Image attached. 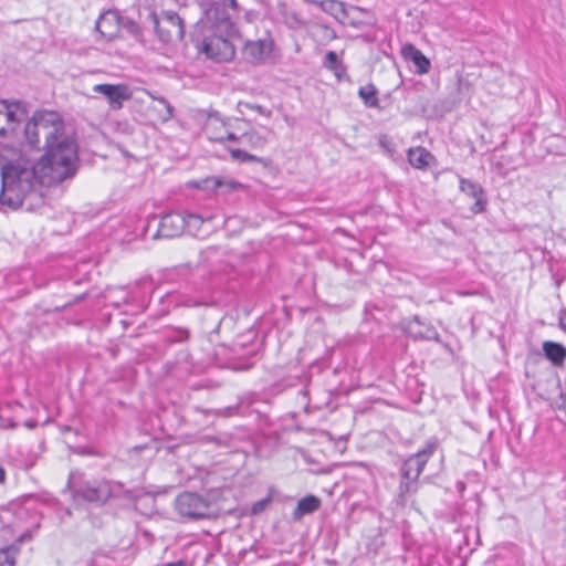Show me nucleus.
I'll return each mask as SVG.
<instances>
[{"label": "nucleus", "instance_id": "nucleus-1", "mask_svg": "<svg viewBox=\"0 0 566 566\" xmlns=\"http://www.w3.org/2000/svg\"><path fill=\"white\" fill-rule=\"evenodd\" d=\"M75 174V155L72 146L44 153L35 165L24 156L7 161L1 167L0 203L11 209L25 207L31 210L41 196L38 184L56 185Z\"/></svg>", "mask_w": 566, "mask_h": 566}, {"label": "nucleus", "instance_id": "nucleus-2", "mask_svg": "<svg viewBox=\"0 0 566 566\" xmlns=\"http://www.w3.org/2000/svg\"><path fill=\"white\" fill-rule=\"evenodd\" d=\"M235 33L233 23L229 18L221 19L211 34L206 35L201 42L200 51L216 62H228L234 57L235 48L232 36Z\"/></svg>", "mask_w": 566, "mask_h": 566}, {"label": "nucleus", "instance_id": "nucleus-3", "mask_svg": "<svg viewBox=\"0 0 566 566\" xmlns=\"http://www.w3.org/2000/svg\"><path fill=\"white\" fill-rule=\"evenodd\" d=\"M31 128H38L40 139L45 140V153L57 151L64 145L72 146L77 160V148L74 140L63 134V122L55 112H39L31 118Z\"/></svg>", "mask_w": 566, "mask_h": 566}, {"label": "nucleus", "instance_id": "nucleus-4", "mask_svg": "<svg viewBox=\"0 0 566 566\" xmlns=\"http://www.w3.org/2000/svg\"><path fill=\"white\" fill-rule=\"evenodd\" d=\"M155 29L163 42L181 41L185 34L184 20L174 11H164L155 20Z\"/></svg>", "mask_w": 566, "mask_h": 566}, {"label": "nucleus", "instance_id": "nucleus-5", "mask_svg": "<svg viewBox=\"0 0 566 566\" xmlns=\"http://www.w3.org/2000/svg\"><path fill=\"white\" fill-rule=\"evenodd\" d=\"M175 506L179 515L184 517L199 520L210 515V503L196 493H181L177 496Z\"/></svg>", "mask_w": 566, "mask_h": 566}, {"label": "nucleus", "instance_id": "nucleus-6", "mask_svg": "<svg viewBox=\"0 0 566 566\" xmlns=\"http://www.w3.org/2000/svg\"><path fill=\"white\" fill-rule=\"evenodd\" d=\"M25 117V109L19 102L0 101V136H13Z\"/></svg>", "mask_w": 566, "mask_h": 566}, {"label": "nucleus", "instance_id": "nucleus-7", "mask_svg": "<svg viewBox=\"0 0 566 566\" xmlns=\"http://www.w3.org/2000/svg\"><path fill=\"white\" fill-rule=\"evenodd\" d=\"M438 448V441L431 439L426 443V447L418 451L416 454L409 457L401 469V474L405 480H418L422 473L429 458L434 453Z\"/></svg>", "mask_w": 566, "mask_h": 566}, {"label": "nucleus", "instance_id": "nucleus-8", "mask_svg": "<svg viewBox=\"0 0 566 566\" xmlns=\"http://www.w3.org/2000/svg\"><path fill=\"white\" fill-rule=\"evenodd\" d=\"M93 92L103 95L112 111L122 109L124 103L133 96V92L127 84H96L93 86Z\"/></svg>", "mask_w": 566, "mask_h": 566}, {"label": "nucleus", "instance_id": "nucleus-9", "mask_svg": "<svg viewBox=\"0 0 566 566\" xmlns=\"http://www.w3.org/2000/svg\"><path fill=\"white\" fill-rule=\"evenodd\" d=\"M111 484L105 480L88 482L75 492L76 499H82L84 501L97 504L105 503L111 497Z\"/></svg>", "mask_w": 566, "mask_h": 566}, {"label": "nucleus", "instance_id": "nucleus-10", "mask_svg": "<svg viewBox=\"0 0 566 566\" xmlns=\"http://www.w3.org/2000/svg\"><path fill=\"white\" fill-rule=\"evenodd\" d=\"M205 133L210 140H237L238 136L230 130L229 124L218 114L209 115L205 124Z\"/></svg>", "mask_w": 566, "mask_h": 566}, {"label": "nucleus", "instance_id": "nucleus-11", "mask_svg": "<svg viewBox=\"0 0 566 566\" xmlns=\"http://www.w3.org/2000/svg\"><path fill=\"white\" fill-rule=\"evenodd\" d=\"M186 226L185 214L177 212L167 213L161 218L155 238H176L185 231Z\"/></svg>", "mask_w": 566, "mask_h": 566}, {"label": "nucleus", "instance_id": "nucleus-12", "mask_svg": "<svg viewBox=\"0 0 566 566\" xmlns=\"http://www.w3.org/2000/svg\"><path fill=\"white\" fill-rule=\"evenodd\" d=\"M122 18L117 11L108 10L102 13L96 21V31L107 41H112L120 33Z\"/></svg>", "mask_w": 566, "mask_h": 566}, {"label": "nucleus", "instance_id": "nucleus-13", "mask_svg": "<svg viewBox=\"0 0 566 566\" xmlns=\"http://www.w3.org/2000/svg\"><path fill=\"white\" fill-rule=\"evenodd\" d=\"M272 49L273 41L271 39L249 41L243 48V55L251 63L261 64L271 55Z\"/></svg>", "mask_w": 566, "mask_h": 566}, {"label": "nucleus", "instance_id": "nucleus-14", "mask_svg": "<svg viewBox=\"0 0 566 566\" xmlns=\"http://www.w3.org/2000/svg\"><path fill=\"white\" fill-rule=\"evenodd\" d=\"M460 190L471 198L475 199L472 211L478 213L484 210L486 200L482 187L469 179L460 178Z\"/></svg>", "mask_w": 566, "mask_h": 566}, {"label": "nucleus", "instance_id": "nucleus-15", "mask_svg": "<svg viewBox=\"0 0 566 566\" xmlns=\"http://www.w3.org/2000/svg\"><path fill=\"white\" fill-rule=\"evenodd\" d=\"M402 56L411 61L417 67L418 74H426L430 70V61L427 59L423 53L417 49L413 44H405L401 49Z\"/></svg>", "mask_w": 566, "mask_h": 566}, {"label": "nucleus", "instance_id": "nucleus-16", "mask_svg": "<svg viewBox=\"0 0 566 566\" xmlns=\"http://www.w3.org/2000/svg\"><path fill=\"white\" fill-rule=\"evenodd\" d=\"M434 157L423 147L410 148L408 151V160L413 168L424 169L431 165Z\"/></svg>", "mask_w": 566, "mask_h": 566}, {"label": "nucleus", "instance_id": "nucleus-17", "mask_svg": "<svg viewBox=\"0 0 566 566\" xmlns=\"http://www.w3.org/2000/svg\"><path fill=\"white\" fill-rule=\"evenodd\" d=\"M321 500L314 495L301 499L293 511V518L300 520L305 514H311L319 509Z\"/></svg>", "mask_w": 566, "mask_h": 566}, {"label": "nucleus", "instance_id": "nucleus-18", "mask_svg": "<svg viewBox=\"0 0 566 566\" xmlns=\"http://www.w3.org/2000/svg\"><path fill=\"white\" fill-rule=\"evenodd\" d=\"M543 349L546 357L555 365H560L566 358V349L560 344L545 342Z\"/></svg>", "mask_w": 566, "mask_h": 566}, {"label": "nucleus", "instance_id": "nucleus-19", "mask_svg": "<svg viewBox=\"0 0 566 566\" xmlns=\"http://www.w3.org/2000/svg\"><path fill=\"white\" fill-rule=\"evenodd\" d=\"M281 14L283 22L292 30H300L306 25V22L298 12L291 10L285 6L281 8Z\"/></svg>", "mask_w": 566, "mask_h": 566}, {"label": "nucleus", "instance_id": "nucleus-20", "mask_svg": "<svg viewBox=\"0 0 566 566\" xmlns=\"http://www.w3.org/2000/svg\"><path fill=\"white\" fill-rule=\"evenodd\" d=\"M378 91L374 84H367L358 90V95L367 107L379 108Z\"/></svg>", "mask_w": 566, "mask_h": 566}, {"label": "nucleus", "instance_id": "nucleus-21", "mask_svg": "<svg viewBox=\"0 0 566 566\" xmlns=\"http://www.w3.org/2000/svg\"><path fill=\"white\" fill-rule=\"evenodd\" d=\"M185 216H186V222H187L185 230H187L192 235H199L201 227L206 222H209L211 220L210 217L207 219H203L202 217H200L198 214H192V213L185 214Z\"/></svg>", "mask_w": 566, "mask_h": 566}, {"label": "nucleus", "instance_id": "nucleus-22", "mask_svg": "<svg viewBox=\"0 0 566 566\" xmlns=\"http://www.w3.org/2000/svg\"><path fill=\"white\" fill-rule=\"evenodd\" d=\"M237 140L249 144L253 148L263 147L266 143V138L256 130L244 133L240 137L238 136Z\"/></svg>", "mask_w": 566, "mask_h": 566}, {"label": "nucleus", "instance_id": "nucleus-23", "mask_svg": "<svg viewBox=\"0 0 566 566\" xmlns=\"http://www.w3.org/2000/svg\"><path fill=\"white\" fill-rule=\"evenodd\" d=\"M19 548L9 546L0 549V566H15Z\"/></svg>", "mask_w": 566, "mask_h": 566}, {"label": "nucleus", "instance_id": "nucleus-24", "mask_svg": "<svg viewBox=\"0 0 566 566\" xmlns=\"http://www.w3.org/2000/svg\"><path fill=\"white\" fill-rule=\"evenodd\" d=\"M222 185L223 179L219 177H208L193 184L195 187L207 191H214L221 188Z\"/></svg>", "mask_w": 566, "mask_h": 566}, {"label": "nucleus", "instance_id": "nucleus-25", "mask_svg": "<svg viewBox=\"0 0 566 566\" xmlns=\"http://www.w3.org/2000/svg\"><path fill=\"white\" fill-rule=\"evenodd\" d=\"M417 490H418L417 480H413V479L405 480L402 478V481L400 482V485H399V499L401 500V502H405L407 495L415 494L417 492Z\"/></svg>", "mask_w": 566, "mask_h": 566}, {"label": "nucleus", "instance_id": "nucleus-26", "mask_svg": "<svg viewBox=\"0 0 566 566\" xmlns=\"http://www.w3.org/2000/svg\"><path fill=\"white\" fill-rule=\"evenodd\" d=\"M319 8L327 13L336 14L338 11L343 12V2L337 0H321Z\"/></svg>", "mask_w": 566, "mask_h": 566}, {"label": "nucleus", "instance_id": "nucleus-27", "mask_svg": "<svg viewBox=\"0 0 566 566\" xmlns=\"http://www.w3.org/2000/svg\"><path fill=\"white\" fill-rule=\"evenodd\" d=\"M24 136L31 146H38L40 143V133L38 128H31V119L25 124Z\"/></svg>", "mask_w": 566, "mask_h": 566}, {"label": "nucleus", "instance_id": "nucleus-28", "mask_svg": "<svg viewBox=\"0 0 566 566\" xmlns=\"http://www.w3.org/2000/svg\"><path fill=\"white\" fill-rule=\"evenodd\" d=\"M325 65L331 69V70H334L335 71V74L337 76H339L338 72H337V67L339 65V62H338V56L336 54V52L334 51H328L325 55Z\"/></svg>", "mask_w": 566, "mask_h": 566}, {"label": "nucleus", "instance_id": "nucleus-29", "mask_svg": "<svg viewBox=\"0 0 566 566\" xmlns=\"http://www.w3.org/2000/svg\"><path fill=\"white\" fill-rule=\"evenodd\" d=\"M239 108L241 109L242 107H245V108H249V109H252V111H255L258 112L259 114L265 116V117H270L272 115V112L270 109H266L264 108L263 106L261 105H258V104H251V103H245V102H240L239 103Z\"/></svg>", "mask_w": 566, "mask_h": 566}, {"label": "nucleus", "instance_id": "nucleus-30", "mask_svg": "<svg viewBox=\"0 0 566 566\" xmlns=\"http://www.w3.org/2000/svg\"><path fill=\"white\" fill-rule=\"evenodd\" d=\"M231 156L233 159L240 161H252L255 159V156L250 155L249 153L241 149H231Z\"/></svg>", "mask_w": 566, "mask_h": 566}, {"label": "nucleus", "instance_id": "nucleus-31", "mask_svg": "<svg viewBox=\"0 0 566 566\" xmlns=\"http://www.w3.org/2000/svg\"><path fill=\"white\" fill-rule=\"evenodd\" d=\"M221 187H226L228 191H233V190L241 188V185L238 181L232 180V179H229V180L223 179V185Z\"/></svg>", "mask_w": 566, "mask_h": 566}, {"label": "nucleus", "instance_id": "nucleus-32", "mask_svg": "<svg viewBox=\"0 0 566 566\" xmlns=\"http://www.w3.org/2000/svg\"><path fill=\"white\" fill-rule=\"evenodd\" d=\"M268 503H269V500H262V501L254 503L252 506V512L254 514L262 512Z\"/></svg>", "mask_w": 566, "mask_h": 566}, {"label": "nucleus", "instance_id": "nucleus-33", "mask_svg": "<svg viewBox=\"0 0 566 566\" xmlns=\"http://www.w3.org/2000/svg\"><path fill=\"white\" fill-rule=\"evenodd\" d=\"M159 102L161 104H164L166 109H167V115L164 117V119L170 118L172 116V108H171V106L164 98H160Z\"/></svg>", "mask_w": 566, "mask_h": 566}, {"label": "nucleus", "instance_id": "nucleus-34", "mask_svg": "<svg viewBox=\"0 0 566 566\" xmlns=\"http://www.w3.org/2000/svg\"><path fill=\"white\" fill-rule=\"evenodd\" d=\"M559 325L566 331V312H563L559 317Z\"/></svg>", "mask_w": 566, "mask_h": 566}, {"label": "nucleus", "instance_id": "nucleus-35", "mask_svg": "<svg viewBox=\"0 0 566 566\" xmlns=\"http://www.w3.org/2000/svg\"><path fill=\"white\" fill-rule=\"evenodd\" d=\"M6 479L4 469L0 465V483H2Z\"/></svg>", "mask_w": 566, "mask_h": 566}, {"label": "nucleus", "instance_id": "nucleus-36", "mask_svg": "<svg viewBox=\"0 0 566 566\" xmlns=\"http://www.w3.org/2000/svg\"><path fill=\"white\" fill-rule=\"evenodd\" d=\"M306 3H313L319 7V0H303Z\"/></svg>", "mask_w": 566, "mask_h": 566}]
</instances>
